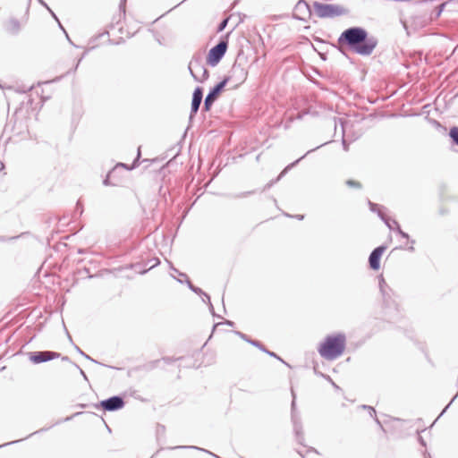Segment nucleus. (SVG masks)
Listing matches in <instances>:
<instances>
[{
    "mask_svg": "<svg viewBox=\"0 0 458 458\" xmlns=\"http://www.w3.org/2000/svg\"><path fill=\"white\" fill-rule=\"evenodd\" d=\"M457 394L451 400V402L446 405V407L444 409V411H442L441 414H443L447 408H449V406L451 405V403L454 402V400L456 398Z\"/></svg>",
    "mask_w": 458,
    "mask_h": 458,
    "instance_id": "nucleus-34",
    "label": "nucleus"
},
{
    "mask_svg": "<svg viewBox=\"0 0 458 458\" xmlns=\"http://www.w3.org/2000/svg\"><path fill=\"white\" fill-rule=\"evenodd\" d=\"M4 163L2 161H0V171H2L4 169Z\"/></svg>",
    "mask_w": 458,
    "mask_h": 458,
    "instance_id": "nucleus-39",
    "label": "nucleus"
},
{
    "mask_svg": "<svg viewBox=\"0 0 458 458\" xmlns=\"http://www.w3.org/2000/svg\"><path fill=\"white\" fill-rule=\"evenodd\" d=\"M301 5L307 6L306 3L302 0L298 2L297 7H301Z\"/></svg>",
    "mask_w": 458,
    "mask_h": 458,
    "instance_id": "nucleus-36",
    "label": "nucleus"
},
{
    "mask_svg": "<svg viewBox=\"0 0 458 458\" xmlns=\"http://www.w3.org/2000/svg\"><path fill=\"white\" fill-rule=\"evenodd\" d=\"M180 276L186 279V283L189 288L195 293H198L202 296L203 301H209V295L204 293L199 287L194 286L191 281L187 278V276L183 273H180Z\"/></svg>",
    "mask_w": 458,
    "mask_h": 458,
    "instance_id": "nucleus-13",
    "label": "nucleus"
},
{
    "mask_svg": "<svg viewBox=\"0 0 458 458\" xmlns=\"http://www.w3.org/2000/svg\"><path fill=\"white\" fill-rule=\"evenodd\" d=\"M9 23H10V30L13 33H18V31L20 30V27H21L19 21L16 19H11Z\"/></svg>",
    "mask_w": 458,
    "mask_h": 458,
    "instance_id": "nucleus-15",
    "label": "nucleus"
},
{
    "mask_svg": "<svg viewBox=\"0 0 458 458\" xmlns=\"http://www.w3.org/2000/svg\"><path fill=\"white\" fill-rule=\"evenodd\" d=\"M265 352L267 353L271 357L276 358L277 360H281L283 363H284L288 366V364L284 360H283L280 357H278L275 352L267 351V350Z\"/></svg>",
    "mask_w": 458,
    "mask_h": 458,
    "instance_id": "nucleus-27",
    "label": "nucleus"
},
{
    "mask_svg": "<svg viewBox=\"0 0 458 458\" xmlns=\"http://www.w3.org/2000/svg\"><path fill=\"white\" fill-rule=\"evenodd\" d=\"M202 98H203L202 89L199 87H197L194 89L193 94H192L190 118H192V116L195 115L197 114V112L199 111V108L202 102Z\"/></svg>",
    "mask_w": 458,
    "mask_h": 458,
    "instance_id": "nucleus-11",
    "label": "nucleus"
},
{
    "mask_svg": "<svg viewBox=\"0 0 458 458\" xmlns=\"http://www.w3.org/2000/svg\"><path fill=\"white\" fill-rule=\"evenodd\" d=\"M81 376H83L84 377H86V375L82 369H81Z\"/></svg>",
    "mask_w": 458,
    "mask_h": 458,
    "instance_id": "nucleus-43",
    "label": "nucleus"
},
{
    "mask_svg": "<svg viewBox=\"0 0 458 458\" xmlns=\"http://www.w3.org/2000/svg\"><path fill=\"white\" fill-rule=\"evenodd\" d=\"M361 408L362 409H366L369 411V413L371 417H375V420L377 424L380 425V421L378 420V419L376 417V411L373 407L371 406H369V405H361Z\"/></svg>",
    "mask_w": 458,
    "mask_h": 458,
    "instance_id": "nucleus-20",
    "label": "nucleus"
},
{
    "mask_svg": "<svg viewBox=\"0 0 458 458\" xmlns=\"http://www.w3.org/2000/svg\"><path fill=\"white\" fill-rule=\"evenodd\" d=\"M378 284H379V289L383 295V298L385 301H386V299L390 297V295H389L390 289L387 286V284L382 276H379Z\"/></svg>",
    "mask_w": 458,
    "mask_h": 458,
    "instance_id": "nucleus-14",
    "label": "nucleus"
},
{
    "mask_svg": "<svg viewBox=\"0 0 458 458\" xmlns=\"http://www.w3.org/2000/svg\"><path fill=\"white\" fill-rule=\"evenodd\" d=\"M295 217L298 219V220H302L304 218V216L303 215H297L295 216Z\"/></svg>",
    "mask_w": 458,
    "mask_h": 458,
    "instance_id": "nucleus-37",
    "label": "nucleus"
},
{
    "mask_svg": "<svg viewBox=\"0 0 458 458\" xmlns=\"http://www.w3.org/2000/svg\"><path fill=\"white\" fill-rule=\"evenodd\" d=\"M232 75L225 77L222 81L217 83L214 88H212L208 95L205 98L204 100V111H209L211 106L216 101V98L220 94V92L223 90V89L225 87L227 82H229L234 76L237 77L236 85L238 86L242 84L247 78V72L241 67L240 65H233L232 68Z\"/></svg>",
    "mask_w": 458,
    "mask_h": 458,
    "instance_id": "nucleus-2",
    "label": "nucleus"
},
{
    "mask_svg": "<svg viewBox=\"0 0 458 458\" xmlns=\"http://www.w3.org/2000/svg\"><path fill=\"white\" fill-rule=\"evenodd\" d=\"M225 323H226L227 325H229V326H233V322H232V321L227 320Z\"/></svg>",
    "mask_w": 458,
    "mask_h": 458,
    "instance_id": "nucleus-45",
    "label": "nucleus"
},
{
    "mask_svg": "<svg viewBox=\"0 0 458 458\" xmlns=\"http://www.w3.org/2000/svg\"><path fill=\"white\" fill-rule=\"evenodd\" d=\"M158 263H159L158 259H156V260H155V263H154L153 265H151L149 268L154 267H155V266H157Z\"/></svg>",
    "mask_w": 458,
    "mask_h": 458,
    "instance_id": "nucleus-38",
    "label": "nucleus"
},
{
    "mask_svg": "<svg viewBox=\"0 0 458 458\" xmlns=\"http://www.w3.org/2000/svg\"><path fill=\"white\" fill-rule=\"evenodd\" d=\"M207 302H208V305H209V310H210V312H211L213 315H215V313H214V307H213V305H212V303H211V301L209 300V301H207Z\"/></svg>",
    "mask_w": 458,
    "mask_h": 458,
    "instance_id": "nucleus-33",
    "label": "nucleus"
},
{
    "mask_svg": "<svg viewBox=\"0 0 458 458\" xmlns=\"http://www.w3.org/2000/svg\"><path fill=\"white\" fill-rule=\"evenodd\" d=\"M125 4H126V0H121L120 4H119V10L123 14L125 13Z\"/></svg>",
    "mask_w": 458,
    "mask_h": 458,
    "instance_id": "nucleus-28",
    "label": "nucleus"
},
{
    "mask_svg": "<svg viewBox=\"0 0 458 458\" xmlns=\"http://www.w3.org/2000/svg\"><path fill=\"white\" fill-rule=\"evenodd\" d=\"M418 440H419V442H420V444L421 445L426 446V442H425V440L423 439V437H420H420H419V438H418Z\"/></svg>",
    "mask_w": 458,
    "mask_h": 458,
    "instance_id": "nucleus-32",
    "label": "nucleus"
},
{
    "mask_svg": "<svg viewBox=\"0 0 458 458\" xmlns=\"http://www.w3.org/2000/svg\"><path fill=\"white\" fill-rule=\"evenodd\" d=\"M228 41L226 39L220 40L209 50L207 59L208 64L212 67L217 65L226 53Z\"/></svg>",
    "mask_w": 458,
    "mask_h": 458,
    "instance_id": "nucleus-6",
    "label": "nucleus"
},
{
    "mask_svg": "<svg viewBox=\"0 0 458 458\" xmlns=\"http://www.w3.org/2000/svg\"><path fill=\"white\" fill-rule=\"evenodd\" d=\"M346 337L344 334L336 335H328L326 337L323 344L318 348V352L321 357L326 360H335L340 357L345 349Z\"/></svg>",
    "mask_w": 458,
    "mask_h": 458,
    "instance_id": "nucleus-3",
    "label": "nucleus"
},
{
    "mask_svg": "<svg viewBox=\"0 0 458 458\" xmlns=\"http://www.w3.org/2000/svg\"><path fill=\"white\" fill-rule=\"evenodd\" d=\"M75 350L81 354L82 355L83 357H85L87 360H91L92 362L94 363H99L98 361H97L96 360L92 359L91 357H89L88 354H86L83 351H81L80 349V347H78L77 345L74 346Z\"/></svg>",
    "mask_w": 458,
    "mask_h": 458,
    "instance_id": "nucleus-22",
    "label": "nucleus"
},
{
    "mask_svg": "<svg viewBox=\"0 0 458 458\" xmlns=\"http://www.w3.org/2000/svg\"><path fill=\"white\" fill-rule=\"evenodd\" d=\"M445 4H446V3H443V4H441L440 5H438V6L437 7V10H436V16H437V17H439V16H440V14L442 13V12H443V10H444V8H445Z\"/></svg>",
    "mask_w": 458,
    "mask_h": 458,
    "instance_id": "nucleus-25",
    "label": "nucleus"
},
{
    "mask_svg": "<svg viewBox=\"0 0 458 458\" xmlns=\"http://www.w3.org/2000/svg\"><path fill=\"white\" fill-rule=\"evenodd\" d=\"M386 248L385 246H379L372 250V252L370 253L369 258V267L371 269H373V270L379 269L380 259H381L383 252L386 250Z\"/></svg>",
    "mask_w": 458,
    "mask_h": 458,
    "instance_id": "nucleus-10",
    "label": "nucleus"
},
{
    "mask_svg": "<svg viewBox=\"0 0 458 458\" xmlns=\"http://www.w3.org/2000/svg\"><path fill=\"white\" fill-rule=\"evenodd\" d=\"M342 145H343V148L345 151H348L349 150V144L346 142V140H344V138H343L342 140Z\"/></svg>",
    "mask_w": 458,
    "mask_h": 458,
    "instance_id": "nucleus-30",
    "label": "nucleus"
},
{
    "mask_svg": "<svg viewBox=\"0 0 458 458\" xmlns=\"http://www.w3.org/2000/svg\"><path fill=\"white\" fill-rule=\"evenodd\" d=\"M176 448H191V449H196V450H199V451H202V452H205V453H208L211 455H213L214 457L216 458H220L219 456L216 455L215 454L206 450V449H203V448H200V447H198V446H194V445H180V446H175V447H173L172 449H176Z\"/></svg>",
    "mask_w": 458,
    "mask_h": 458,
    "instance_id": "nucleus-16",
    "label": "nucleus"
},
{
    "mask_svg": "<svg viewBox=\"0 0 458 458\" xmlns=\"http://www.w3.org/2000/svg\"><path fill=\"white\" fill-rule=\"evenodd\" d=\"M316 148H314L315 150ZM313 149H310V150H308V152L303 155L301 157H300L299 159H297L295 162L292 163L291 165H289L288 166H286V168L280 174V175L278 176L277 180H279L283 175L287 171V169H289L290 167L295 165L300 160H301L302 158H304L308 154H310V152H312Z\"/></svg>",
    "mask_w": 458,
    "mask_h": 458,
    "instance_id": "nucleus-19",
    "label": "nucleus"
},
{
    "mask_svg": "<svg viewBox=\"0 0 458 458\" xmlns=\"http://www.w3.org/2000/svg\"><path fill=\"white\" fill-rule=\"evenodd\" d=\"M39 2H40V4H43V5H44V6H45V7H46V8H47L50 13H51V14L53 15V17H54L57 21H58V19H57V17L55 16V13L52 12V10H51L47 5V4H46V3H44L42 0H39ZM58 23H59V28H61V29L64 31V33H65V35H66V37H67L68 40H70V38H69V37H68V34L66 33V31H65V30H64V29L63 28L62 24H61L60 22H58Z\"/></svg>",
    "mask_w": 458,
    "mask_h": 458,
    "instance_id": "nucleus-21",
    "label": "nucleus"
},
{
    "mask_svg": "<svg viewBox=\"0 0 458 458\" xmlns=\"http://www.w3.org/2000/svg\"><path fill=\"white\" fill-rule=\"evenodd\" d=\"M449 135L453 142L458 146V127L451 128Z\"/></svg>",
    "mask_w": 458,
    "mask_h": 458,
    "instance_id": "nucleus-17",
    "label": "nucleus"
},
{
    "mask_svg": "<svg viewBox=\"0 0 458 458\" xmlns=\"http://www.w3.org/2000/svg\"><path fill=\"white\" fill-rule=\"evenodd\" d=\"M236 334L241 337L242 338L243 340L247 341L249 343V339L247 338L246 335L241 333V332H236Z\"/></svg>",
    "mask_w": 458,
    "mask_h": 458,
    "instance_id": "nucleus-31",
    "label": "nucleus"
},
{
    "mask_svg": "<svg viewBox=\"0 0 458 458\" xmlns=\"http://www.w3.org/2000/svg\"><path fill=\"white\" fill-rule=\"evenodd\" d=\"M346 184L350 187H356V188H360V183L359 182H356V181H353V180H348L346 182Z\"/></svg>",
    "mask_w": 458,
    "mask_h": 458,
    "instance_id": "nucleus-26",
    "label": "nucleus"
},
{
    "mask_svg": "<svg viewBox=\"0 0 458 458\" xmlns=\"http://www.w3.org/2000/svg\"><path fill=\"white\" fill-rule=\"evenodd\" d=\"M62 360L67 361V360H69V358L67 356H64L62 358Z\"/></svg>",
    "mask_w": 458,
    "mask_h": 458,
    "instance_id": "nucleus-42",
    "label": "nucleus"
},
{
    "mask_svg": "<svg viewBox=\"0 0 458 458\" xmlns=\"http://www.w3.org/2000/svg\"><path fill=\"white\" fill-rule=\"evenodd\" d=\"M165 362H170V359L169 358H164L163 359Z\"/></svg>",
    "mask_w": 458,
    "mask_h": 458,
    "instance_id": "nucleus-46",
    "label": "nucleus"
},
{
    "mask_svg": "<svg viewBox=\"0 0 458 458\" xmlns=\"http://www.w3.org/2000/svg\"><path fill=\"white\" fill-rule=\"evenodd\" d=\"M227 22H228V19L223 20L217 27V31L221 32L222 30H224L227 25Z\"/></svg>",
    "mask_w": 458,
    "mask_h": 458,
    "instance_id": "nucleus-24",
    "label": "nucleus"
},
{
    "mask_svg": "<svg viewBox=\"0 0 458 458\" xmlns=\"http://www.w3.org/2000/svg\"><path fill=\"white\" fill-rule=\"evenodd\" d=\"M292 395H293V401H292V421L293 424V430L296 436V440L299 444L302 445V442L304 440L303 434H302V426L301 422V418L299 414L296 412V402H295V394L293 390L292 389Z\"/></svg>",
    "mask_w": 458,
    "mask_h": 458,
    "instance_id": "nucleus-7",
    "label": "nucleus"
},
{
    "mask_svg": "<svg viewBox=\"0 0 458 458\" xmlns=\"http://www.w3.org/2000/svg\"><path fill=\"white\" fill-rule=\"evenodd\" d=\"M428 456V458H430L429 454Z\"/></svg>",
    "mask_w": 458,
    "mask_h": 458,
    "instance_id": "nucleus-47",
    "label": "nucleus"
},
{
    "mask_svg": "<svg viewBox=\"0 0 458 458\" xmlns=\"http://www.w3.org/2000/svg\"><path fill=\"white\" fill-rule=\"evenodd\" d=\"M303 114H298L297 118H298V119H301V118L303 117Z\"/></svg>",
    "mask_w": 458,
    "mask_h": 458,
    "instance_id": "nucleus-40",
    "label": "nucleus"
},
{
    "mask_svg": "<svg viewBox=\"0 0 458 458\" xmlns=\"http://www.w3.org/2000/svg\"><path fill=\"white\" fill-rule=\"evenodd\" d=\"M338 44H344L354 53L368 56L373 53L377 45V40L374 37H369L365 29L352 27L341 33L338 38Z\"/></svg>",
    "mask_w": 458,
    "mask_h": 458,
    "instance_id": "nucleus-1",
    "label": "nucleus"
},
{
    "mask_svg": "<svg viewBox=\"0 0 458 458\" xmlns=\"http://www.w3.org/2000/svg\"><path fill=\"white\" fill-rule=\"evenodd\" d=\"M369 205L370 207V210L372 212H377L378 216L385 222L386 225L390 229V230H395L396 231V228H395V225H393V220L388 218L383 212H382V208L383 207L381 206H378L377 204H375V203H372L371 201H369Z\"/></svg>",
    "mask_w": 458,
    "mask_h": 458,
    "instance_id": "nucleus-12",
    "label": "nucleus"
},
{
    "mask_svg": "<svg viewBox=\"0 0 458 458\" xmlns=\"http://www.w3.org/2000/svg\"><path fill=\"white\" fill-rule=\"evenodd\" d=\"M189 72L196 81L203 82L208 80L209 74L206 68L203 58L195 55L189 63Z\"/></svg>",
    "mask_w": 458,
    "mask_h": 458,
    "instance_id": "nucleus-4",
    "label": "nucleus"
},
{
    "mask_svg": "<svg viewBox=\"0 0 458 458\" xmlns=\"http://www.w3.org/2000/svg\"><path fill=\"white\" fill-rule=\"evenodd\" d=\"M61 356L59 352L52 351L32 352L29 353V360L33 364L47 362Z\"/></svg>",
    "mask_w": 458,
    "mask_h": 458,
    "instance_id": "nucleus-8",
    "label": "nucleus"
},
{
    "mask_svg": "<svg viewBox=\"0 0 458 458\" xmlns=\"http://www.w3.org/2000/svg\"><path fill=\"white\" fill-rule=\"evenodd\" d=\"M249 343L251 345L258 347L262 352H267V349H265V347L259 342L255 341V340H251V341H249Z\"/></svg>",
    "mask_w": 458,
    "mask_h": 458,
    "instance_id": "nucleus-23",
    "label": "nucleus"
},
{
    "mask_svg": "<svg viewBox=\"0 0 458 458\" xmlns=\"http://www.w3.org/2000/svg\"><path fill=\"white\" fill-rule=\"evenodd\" d=\"M15 442H16V441L10 442V443H7V445H11V444H13V443H15ZM4 445H6V444H4V445H0V447L4 446Z\"/></svg>",
    "mask_w": 458,
    "mask_h": 458,
    "instance_id": "nucleus-41",
    "label": "nucleus"
},
{
    "mask_svg": "<svg viewBox=\"0 0 458 458\" xmlns=\"http://www.w3.org/2000/svg\"><path fill=\"white\" fill-rule=\"evenodd\" d=\"M313 8L316 15L319 18H334L341 16L346 13L344 8L333 4H321L315 2L313 4Z\"/></svg>",
    "mask_w": 458,
    "mask_h": 458,
    "instance_id": "nucleus-5",
    "label": "nucleus"
},
{
    "mask_svg": "<svg viewBox=\"0 0 458 458\" xmlns=\"http://www.w3.org/2000/svg\"><path fill=\"white\" fill-rule=\"evenodd\" d=\"M86 55V52L82 55V56L77 61L76 64L74 65L73 69H72V72H75L78 67H79V64L81 62V60L85 57Z\"/></svg>",
    "mask_w": 458,
    "mask_h": 458,
    "instance_id": "nucleus-29",
    "label": "nucleus"
},
{
    "mask_svg": "<svg viewBox=\"0 0 458 458\" xmlns=\"http://www.w3.org/2000/svg\"><path fill=\"white\" fill-rule=\"evenodd\" d=\"M100 406L107 411H114L124 406V401L121 396L114 395L100 402Z\"/></svg>",
    "mask_w": 458,
    "mask_h": 458,
    "instance_id": "nucleus-9",
    "label": "nucleus"
},
{
    "mask_svg": "<svg viewBox=\"0 0 458 458\" xmlns=\"http://www.w3.org/2000/svg\"><path fill=\"white\" fill-rule=\"evenodd\" d=\"M393 225H395L396 232H397V233H398L401 237H403V238H404V239L409 240V235H408V233H406L405 232H403V231L401 229V227H400V225H399V224H398V222H397L396 220L393 219Z\"/></svg>",
    "mask_w": 458,
    "mask_h": 458,
    "instance_id": "nucleus-18",
    "label": "nucleus"
},
{
    "mask_svg": "<svg viewBox=\"0 0 458 458\" xmlns=\"http://www.w3.org/2000/svg\"><path fill=\"white\" fill-rule=\"evenodd\" d=\"M411 246L409 247V250L411 251H413L414 250V247H413V244L415 243V241L414 240H411Z\"/></svg>",
    "mask_w": 458,
    "mask_h": 458,
    "instance_id": "nucleus-35",
    "label": "nucleus"
},
{
    "mask_svg": "<svg viewBox=\"0 0 458 458\" xmlns=\"http://www.w3.org/2000/svg\"><path fill=\"white\" fill-rule=\"evenodd\" d=\"M140 148L138 149V155H137V160L140 158Z\"/></svg>",
    "mask_w": 458,
    "mask_h": 458,
    "instance_id": "nucleus-44",
    "label": "nucleus"
}]
</instances>
